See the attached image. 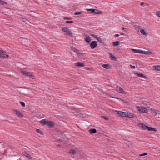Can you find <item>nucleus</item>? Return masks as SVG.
Returning <instances> with one entry per match:
<instances>
[{
	"label": "nucleus",
	"mask_w": 160,
	"mask_h": 160,
	"mask_svg": "<svg viewBox=\"0 0 160 160\" xmlns=\"http://www.w3.org/2000/svg\"><path fill=\"white\" fill-rule=\"evenodd\" d=\"M87 11L89 13L96 14H101L102 12L98 10L93 9H87Z\"/></svg>",
	"instance_id": "obj_1"
},
{
	"label": "nucleus",
	"mask_w": 160,
	"mask_h": 160,
	"mask_svg": "<svg viewBox=\"0 0 160 160\" xmlns=\"http://www.w3.org/2000/svg\"><path fill=\"white\" fill-rule=\"evenodd\" d=\"M137 108L138 110L141 113H146L148 112V109L147 108L144 107H137Z\"/></svg>",
	"instance_id": "obj_2"
},
{
	"label": "nucleus",
	"mask_w": 160,
	"mask_h": 160,
	"mask_svg": "<svg viewBox=\"0 0 160 160\" xmlns=\"http://www.w3.org/2000/svg\"><path fill=\"white\" fill-rule=\"evenodd\" d=\"M62 31L66 33V34L68 36L72 35V33L67 27H63L62 28Z\"/></svg>",
	"instance_id": "obj_3"
},
{
	"label": "nucleus",
	"mask_w": 160,
	"mask_h": 160,
	"mask_svg": "<svg viewBox=\"0 0 160 160\" xmlns=\"http://www.w3.org/2000/svg\"><path fill=\"white\" fill-rule=\"evenodd\" d=\"M13 111L14 114L18 117L22 118L24 117L23 114L20 111L16 109H14Z\"/></svg>",
	"instance_id": "obj_4"
},
{
	"label": "nucleus",
	"mask_w": 160,
	"mask_h": 160,
	"mask_svg": "<svg viewBox=\"0 0 160 160\" xmlns=\"http://www.w3.org/2000/svg\"><path fill=\"white\" fill-rule=\"evenodd\" d=\"M9 55L2 50H0V58H9Z\"/></svg>",
	"instance_id": "obj_5"
},
{
	"label": "nucleus",
	"mask_w": 160,
	"mask_h": 160,
	"mask_svg": "<svg viewBox=\"0 0 160 160\" xmlns=\"http://www.w3.org/2000/svg\"><path fill=\"white\" fill-rule=\"evenodd\" d=\"M40 123L42 125H50V121L48 120L47 119H43L40 121Z\"/></svg>",
	"instance_id": "obj_6"
},
{
	"label": "nucleus",
	"mask_w": 160,
	"mask_h": 160,
	"mask_svg": "<svg viewBox=\"0 0 160 160\" xmlns=\"http://www.w3.org/2000/svg\"><path fill=\"white\" fill-rule=\"evenodd\" d=\"M90 45L92 49H94L98 45L97 42L96 41H92L90 44Z\"/></svg>",
	"instance_id": "obj_7"
},
{
	"label": "nucleus",
	"mask_w": 160,
	"mask_h": 160,
	"mask_svg": "<svg viewBox=\"0 0 160 160\" xmlns=\"http://www.w3.org/2000/svg\"><path fill=\"white\" fill-rule=\"evenodd\" d=\"M115 112H117V114H118L119 116L125 117L126 112L121 111H118L117 110H116Z\"/></svg>",
	"instance_id": "obj_8"
},
{
	"label": "nucleus",
	"mask_w": 160,
	"mask_h": 160,
	"mask_svg": "<svg viewBox=\"0 0 160 160\" xmlns=\"http://www.w3.org/2000/svg\"><path fill=\"white\" fill-rule=\"evenodd\" d=\"M125 114V117L129 118H133L135 117V115L134 114L128 112H126Z\"/></svg>",
	"instance_id": "obj_9"
},
{
	"label": "nucleus",
	"mask_w": 160,
	"mask_h": 160,
	"mask_svg": "<svg viewBox=\"0 0 160 160\" xmlns=\"http://www.w3.org/2000/svg\"><path fill=\"white\" fill-rule=\"evenodd\" d=\"M116 91L119 93H125V92L119 86H117L116 88Z\"/></svg>",
	"instance_id": "obj_10"
},
{
	"label": "nucleus",
	"mask_w": 160,
	"mask_h": 160,
	"mask_svg": "<svg viewBox=\"0 0 160 160\" xmlns=\"http://www.w3.org/2000/svg\"><path fill=\"white\" fill-rule=\"evenodd\" d=\"M138 126L141 128L143 130L147 129L146 128V127H148V126H146L145 125L142 123H138Z\"/></svg>",
	"instance_id": "obj_11"
},
{
	"label": "nucleus",
	"mask_w": 160,
	"mask_h": 160,
	"mask_svg": "<svg viewBox=\"0 0 160 160\" xmlns=\"http://www.w3.org/2000/svg\"><path fill=\"white\" fill-rule=\"evenodd\" d=\"M75 65L77 67H83L85 66V64L84 62H78L75 63Z\"/></svg>",
	"instance_id": "obj_12"
},
{
	"label": "nucleus",
	"mask_w": 160,
	"mask_h": 160,
	"mask_svg": "<svg viewBox=\"0 0 160 160\" xmlns=\"http://www.w3.org/2000/svg\"><path fill=\"white\" fill-rule=\"evenodd\" d=\"M102 67L107 69H110L112 68V66L109 64H103L102 65Z\"/></svg>",
	"instance_id": "obj_13"
},
{
	"label": "nucleus",
	"mask_w": 160,
	"mask_h": 160,
	"mask_svg": "<svg viewBox=\"0 0 160 160\" xmlns=\"http://www.w3.org/2000/svg\"><path fill=\"white\" fill-rule=\"evenodd\" d=\"M85 40L86 42L89 43L91 41V39L89 36L86 35Z\"/></svg>",
	"instance_id": "obj_14"
},
{
	"label": "nucleus",
	"mask_w": 160,
	"mask_h": 160,
	"mask_svg": "<svg viewBox=\"0 0 160 160\" xmlns=\"http://www.w3.org/2000/svg\"><path fill=\"white\" fill-rule=\"evenodd\" d=\"M141 53L146 55H149L152 54L153 52L150 51H144L142 50Z\"/></svg>",
	"instance_id": "obj_15"
},
{
	"label": "nucleus",
	"mask_w": 160,
	"mask_h": 160,
	"mask_svg": "<svg viewBox=\"0 0 160 160\" xmlns=\"http://www.w3.org/2000/svg\"><path fill=\"white\" fill-rule=\"evenodd\" d=\"M134 74L135 75H137V76H138L139 77L146 78V77L143 74H142L141 73H140L139 72H136L134 73Z\"/></svg>",
	"instance_id": "obj_16"
},
{
	"label": "nucleus",
	"mask_w": 160,
	"mask_h": 160,
	"mask_svg": "<svg viewBox=\"0 0 160 160\" xmlns=\"http://www.w3.org/2000/svg\"><path fill=\"white\" fill-rule=\"evenodd\" d=\"M109 54L110 55V57L112 60H114L115 61H117V58L115 56H114L111 53H109Z\"/></svg>",
	"instance_id": "obj_17"
},
{
	"label": "nucleus",
	"mask_w": 160,
	"mask_h": 160,
	"mask_svg": "<svg viewBox=\"0 0 160 160\" xmlns=\"http://www.w3.org/2000/svg\"><path fill=\"white\" fill-rule=\"evenodd\" d=\"M146 128L148 131H152L155 132L157 131V129L155 128L150 127L148 126L146 127Z\"/></svg>",
	"instance_id": "obj_18"
},
{
	"label": "nucleus",
	"mask_w": 160,
	"mask_h": 160,
	"mask_svg": "<svg viewBox=\"0 0 160 160\" xmlns=\"http://www.w3.org/2000/svg\"><path fill=\"white\" fill-rule=\"evenodd\" d=\"M152 67L154 70L160 71V66L159 65L153 66Z\"/></svg>",
	"instance_id": "obj_19"
},
{
	"label": "nucleus",
	"mask_w": 160,
	"mask_h": 160,
	"mask_svg": "<svg viewBox=\"0 0 160 160\" xmlns=\"http://www.w3.org/2000/svg\"><path fill=\"white\" fill-rule=\"evenodd\" d=\"M88 131L91 134H94L97 132L96 129L94 128L90 129Z\"/></svg>",
	"instance_id": "obj_20"
},
{
	"label": "nucleus",
	"mask_w": 160,
	"mask_h": 160,
	"mask_svg": "<svg viewBox=\"0 0 160 160\" xmlns=\"http://www.w3.org/2000/svg\"><path fill=\"white\" fill-rule=\"evenodd\" d=\"M131 50L134 53H141L142 52V50L138 49H131Z\"/></svg>",
	"instance_id": "obj_21"
},
{
	"label": "nucleus",
	"mask_w": 160,
	"mask_h": 160,
	"mask_svg": "<svg viewBox=\"0 0 160 160\" xmlns=\"http://www.w3.org/2000/svg\"><path fill=\"white\" fill-rule=\"evenodd\" d=\"M23 155L24 156H25L26 157L28 158L29 159H32V157L28 153H27L26 152H24L23 153Z\"/></svg>",
	"instance_id": "obj_22"
},
{
	"label": "nucleus",
	"mask_w": 160,
	"mask_h": 160,
	"mask_svg": "<svg viewBox=\"0 0 160 160\" xmlns=\"http://www.w3.org/2000/svg\"><path fill=\"white\" fill-rule=\"evenodd\" d=\"M26 76L32 78L33 79L34 78V75L30 72H28L27 73V74Z\"/></svg>",
	"instance_id": "obj_23"
},
{
	"label": "nucleus",
	"mask_w": 160,
	"mask_h": 160,
	"mask_svg": "<svg viewBox=\"0 0 160 160\" xmlns=\"http://www.w3.org/2000/svg\"><path fill=\"white\" fill-rule=\"evenodd\" d=\"M134 27L136 31L138 32H139L140 28V26L135 25H134Z\"/></svg>",
	"instance_id": "obj_24"
},
{
	"label": "nucleus",
	"mask_w": 160,
	"mask_h": 160,
	"mask_svg": "<svg viewBox=\"0 0 160 160\" xmlns=\"http://www.w3.org/2000/svg\"><path fill=\"white\" fill-rule=\"evenodd\" d=\"M53 133H54L55 135L58 136V137L61 134V132L58 131V130H56V131L55 132H54V131H53Z\"/></svg>",
	"instance_id": "obj_25"
},
{
	"label": "nucleus",
	"mask_w": 160,
	"mask_h": 160,
	"mask_svg": "<svg viewBox=\"0 0 160 160\" xmlns=\"http://www.w3.org/2000/svg\"><path fill=\"white\" fill-rule=\"evenodd\" d=\"M120 44V42L119 41H115L112 42V44L113 46H116Z\"/></svg>",
	"instance_id": "obj_26"
},
{
	"label": "nucleus",
	"mask_w": 160,
	"mask_h": 160,
	"mask_svg": "<svg viewBox=\"0 0 160 160\" xmlns=\"http://www.w3.org/2000/svg\"><path fill=\"white\" fill-rule=\"evenodd\" d=\"M151 113L154 116H156L157 113L156 111H155V110L153 109H151Z\"/></svg>",
	"instance_id": "obj_27"
},
{
	"label": "nucleus",
	"mask_w": 160,
	"mask_h": 160,
	"mask_svg": "<svg viewBox=\"0 0 160 160\" xmlns=\"http://www.w3.org/2000/svg\"><path fill=\"white\" fill-rule=\"evenodd\" d=\"M69 152L73 155H74L77 153L76 151L74 149L71 150Z\"/></svg>",
	"instance_id": "obj_28"
},
{
	"label": "nucleus",
	"mask_w": 160,
	"mask_h": 160,
	"mask_svg": "<svg viewBox=\"0 0 160 160\" xmlns=\"http://www.w3.org/2000/svg\"><path fill=\"white\" fill-rule=\"evenodd\" d=\"M140 32L141 33L145 36H146L147 35V33L145 31V30L144 29H142L140 30Z\"/></svg>",
	"instance_id": "obj_29"
},
{
	"label": "nucleus",
	"mask_w": 160,
	"mask_h": 160,
	"mask_svg": "<svg viewBox=\"0 0 160 160\" xmlns=\"http://www.w3.org/2000/svg\"><path fill=\"white\" fill-rule=\"evenodd\" d=\"M96 39L99 42H100L101 43H103V41L102 39L100 37H98Z\"/></svg>",
	"instance_id": "obj_30"
},
{
	"label": "nucleus",
	"mask_w": 160,
	"mask_h": 160,
	"mask_svg": "<svg viewBox=\"0 0 160 160\" xmlns=\"http://www.w3.org/2000/svg\"><path fill=\"white\" fill-rule=\"evenodd\" d=\"M21 19H22V22L25 23H26L28 24L29 23V21L27 20L26 18H21Z\"/></svg>",
	"instance_id": "obj_31"
},
{
	"label": "nucleus",
	"mask_w": 160,
	"mask_h": 160,
	"mask_svg": "<svg viewBox=\"0 0 160 160\" xmlns=\"http://www.w3.org/2000/svg\"><path fill=\"white\" fill-rule=\"evenodd\" d=\"M36 131L42 135H43V132L40 129H37L36 130Z\"/></svg>",
	"instance_id": "obj_32"
},
{
	"label": "nucleus",
	"mask_w": 160,
	"mask_h": 160,
	"mask_svg": "<svg viewBox=\"0 0 160 160\" xmlns=\"http://www.w3.org/2000/svg\"><path fill=\"white\" fill-rule=\"evenodd\" d=\"M20 72L22 74H23V75H25L26 76V75L27 74V73L28 72H26V71H23V70H21Z\"/></svg>",
	"instance_id": "obj_33"
},
{
	"label": "nucleus",
	"mask_w": 160,
	"mask_h": 160,
	"mask_svg": "<svg viewBox=\"0 0 160 160\" xmlns=\"http://www.w3.org/2000/svg\"><path fill=\"white\" fill-rule=\"evenodd\" d=\"M0 4L2 5L4 4H7V3L2 0H0Z\"/></svg>",
	"instance_id": "obj_34"
},
{
	"label": "nucleus",
	"mask_w": 160,
	"mask_h": 160,
	"mask_svg": "<svg viewBox=\"0 0 160 160\" xmlns=\"http://www.w3.org/2000/svg\"><path fill=\"white\" fill-rule=\"evenodd\" d=\"M20 104H21V106L23 107H24L25 106V104L24 102H22V101H20Z\"/></svg>",
	"instance_id": "obj_35"
},
{
	"label": "nucleus",
	"mask_w": 160,
	"mask_h": 160,
	"mask_svg": "<svg viewBox=\"0 0 160 160\" xmlns=\"http://www.w3.org/2000/svg\"><path fill=\"white\" fill-rule=\"evenodd\" d=\"M156 14L160 18V11H157L156 12Z\"/></svg>",
	"instance_id": "obj_36"
},
{
	"label": "nucleus",
	"mask_w": 160,
	"mask_h": 160,
	"mask_svg": "<svg viewBox=\"0 0 160 160\" xmlns=\"http://www.w3.org/2000/svg\"><path fill=\"white\" fill-rule=\"evenodd\" d=\"M54 125V122H53L51 121V128L53 127Z\"/></svg>",
	"instance_id": "obj_37"
},
{
	"label": "nucleus",
	"mask_w": 160,
	"mask_h": 160,
	"mask_svg": "<svg viewBox=\"0 0 160 160\" xmlns=\"http://www.w3.org/2000/svg\"><path fill=\"white\" fill-rule=\"evenodd\" d=\"M101 117L103 119H104L105 120H109V118L108 117L104 116H102Z\"/></svg>",
	"instance_id": "obj_38"
},
{
	"label": "nucleus",
	"mask_w": 160,
	"mask_h": 160,
	"mask_svg": "<svg viewBox=\"0 0 160 160\" xmlns=\"http://www.w3.org/2000/svg\"><path fill=\"white\" fill-rule=\"evenodd\" d=\"M65 22L67 23H73V21H66Z\"/></svg>",
	"instance_id": "obj_39"
},
{
	"label": "nucleus",
	"mask_w": 160,
	"mask_h": 160,
	"mask_svg": "<svg viewBox=\"0 0 160 160\" xmlns=\"http://www.w3.org/2000/svg\"><path fill=\"white\" fill-rule=\"evenodd\" d=\"M72 50L75 52L77 53L78 52V50L75 48H72Z\"/></svg>",
	"instance_id": "obj_40"
},
{
	"label": "nucleus",
	"mask_w": 160,
	"mask_h": 160,
	"mask_svg": "<svg viewBox=\"0 0 160 160\" xmlns=\"http://www.w3.org/2000/svg\"><path fill=\"white\" fill-rule=\"evenodd\" d=\"M91 35L93 37H94V38H95L96 39L98 37V36H97L94 34H91Z\"/></svg>",
	"instance_id": "obj_41"
},
{
	"label": "nucleus",
	"mask_w": 160,
	"mask_h": 160,
	"mask_svg": "<svg viewBox=\"0 0 160 160\" xmlns=\"http://www.w3.org/2000/svg\"><path fill=\"white\" fill-rule=\"evenodd\" d=\"M148 155V153H145L143 154H141L140 155V156H145Z\"/></svg>",
	"instance_id": "obj_42"
},
{
	"label": "nucleus",
	"mask_w": 160,
	"mask_h": 160,
	"mask_svg": "<svg viewBox=\"0 0 160 160\" xmlns=\"http://www.w3.org/2000/svg\"><path fill=\"white\" fill-rule=\"evenodd\" d=\"M63 18L65 20H70L71 19L70 18H67L65 17H63Z\"/></svg>",
	"instance_id": "obj_43"
},
{
	"label": "nucleus",
	"mask_w": 160,
	"mask_h": 160,
	"mask_svg": "<svg viewBox=\"0 0 160 160\" xmlns=\"http://www.w3.org/2000/svg\"><path fill=\"white\" fill-rule=\"evenodd\" d=\"M81 12H76L74 13V15H79V14H81Z\"/></svg>",
	"instance_id": "obj_44"
},
{
	"label": "nucleus",
	"mask_w": 160,
	"mask_h": 160,
	"mask_svg": "<svg viewBox=\"0 0 160 160\" xmlns=\"http://www.w3.org/2000/svg\"><path fill=\"white\" fill-rule=\"evenodd\" d=\"M130 67L132 68H133V69H134V68H135V66H132V65H130Z\"/></svg>",
	"instance_id": "obj_45"
},
{
	"label": "nucleus",
	"mask_w": 160,
	"mask_h": 160,
	"mask_svg": "<svg viewBox=\"0 0 160 160\" xmlns=\"http://www.w3.org/2000/svg\"><path fill=\"white\" fill-rule=\"evenodd\" d=\"M59 142H63V143H65V142H64V141H62V139L61 140H59Z\"/></svg>",
	"instance_id": "obj_46"
},
{
	"label": "nucleus",
	"mask_w": 160,
	"mask_h": 160,
	"mask_svg": "<svg viewBox=\"0 0 160 160\" xmlns=\"http://www.w3.org/2000/svg\"><path fill=\"white\" fill-rule=\"evenodd\" d=\"M116 98L117 99H118V100H121V101H122L123 102L124 101L122 99H121L120 98Z\"/></svg>",
	"instance_id": "obj_47"
},
{
	"label": "nucleus",
	"mask_w": 160,
	"mask_h": 160,
	"mask_svg": "<svg viewBox=\"0 0 160 160\" xmlns=\"http://www.w3.org/2000/svg\"><path fill=\"white\" fill-rule=\"evenodd\" d=\"M115 36L116 37H118L119 36V35L118 34H116L115 35Z\"/></svg>",
	"instance_id": "obj_48"
},
{
	"label": "nucleus",
	"mask_w": 160,
	"mask_h": 160,
	"mask_svg": "<svg viewBox=\"0 0 160 160\" xmlns=\"http://www.w3.org/2000/svg\"><path fill=\"white\" fill-rule=\"evenodd\" d=\"M143 4H144V3H143V2H141V4H140V5H141V6H142V5H143Z\"/></svg>",
	"instance_id": "obj_49"
},
{
	"label": "nucleus",
	"mask_w": 160,
	"mask_h": 160,
	"mask_svg": "<svg viewBox=\"0 0 160 160\" xmlns=\"http://www.w3.org/2000/svg\"><path fill=\"white\" fill-rule=\"evenodd\" d=\"M57 146H59V147H60V148H61V145L60 144H57Z\"/></svg>",
	"instance_id": "obj_50"
},
{
	"label": "nucleus",
	"mask_w": 160,
	"mask_h": 160,
	"mask_svg": "<svg viewBox=\"0 0 160 160\" xmlns=\"http://www.w3.org/2000/svg\"><path fill=\"white\" fill-rule=\"evenodd\" d=\"M125 28H122V29L123 30H125Z\"/></svg>",
	"instance_id": "obj_51"
},
{
	"label": "nucleus",
	"mask_w": 160,
	"mask_h": 160,
	"mask_svg": "<svg viewBox=\"0 0 160 160\" xmlns=\"http://www.w3.org/2000/svg\"><path fill=\"white\" fill-rule=\"evenodd\" d=\"M121 35H124V34L123 33H121Z\"/></svg>",
	"instance_id": "obj_52"
},
{
	"label": "nucleus",
	"mask_w": 160,
	"mask_h": 160,
	"mask_svg": "<svg viewBox=\"0 0 160 160\" xmlns=\"http://www.w3.org/2000/svg\"><path fill=\"white\" fill-rule=\"evenodd\" d=\"M86 68L87 70H89L90 69L89 68Z\"/></svg>",
	"instance_id": "obj_53"
}]
</instances>
